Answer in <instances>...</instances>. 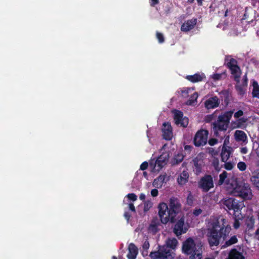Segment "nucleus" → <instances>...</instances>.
<instances>
[{"mask_svg":"<svg viewBox=\"0 0 259 259\" xmlns=\"http://www.w3.org/2000/svg\"><path fill=\"white\" fill-rule=\"evenodd\" d=\"M231 231V227L227 220L219 218L211 223L207 229L206 237L210 248L219 246L221 240L225 241L223 247H227L237 243L238 241L236 235L232 236L227 239Z\"/></svg>","mask_w":259,"mask_h":259,"instance_id":"1","label":"nucleus"},{"mask_svg":"<svg viewBox=\"0 0 259 259\" xmlns=\"http://www.w3.org/2000/svg\"><path fill=\"white\" fill-rule=\"evenodd\" d=\"M158 215L161 223L166 224L168 222L173 223L181 210V204L177 198L172 197L169 200V207L166 203L158 204Z\"/></svg>","mask_w":259,"mask_h":259,"instance_id":"2","label":"nucleus"},{"mask_svg":"<svg viewBox=\"0 0 259 259\" xmlns=\"http://www.w3.org/2000/svg\"><path fill=\"white\" fill-rule=\"evenodd\" d=\"M233 114V111H226L218 116L217 120L211 124L214 136L221 139L227 137L226 133Z\"/></svg>","mask_w":259,"mask_h":259,"instance_id":"3","label":"nucleus"},{"mask_svg":"<svg viewBox=\"0 0 259 259\" xmlns=\"http://www.w3.org/2000/svg\"><path fill=\"white\" fill-rule=\"evenodd\" d=\"M203 244L201 241L195 242L194 240L189 237L182 244V252L189 256V259H202Z\"/></svg>","mask_w":259,"mask_h":259,"instance_id":"4","label":"nucleus"},{"mask_svg":"<svg viewBox=\"0 0 259 259\" xmlns=\"http://www.w3.org/2000/svg\"><path fill=\"white\" fill-rule=\"evenodd\" d=\"M178 243L176 238L168 239L166 245H158L157 250L151 251L149 256L151 259H174L170 248L175 249Z\"/></svg>","mask_w":259,"mask_h":259,"instance_id":"5","label":"nucleus"},{"mask_svg":"<svg viewBox=\"0 0 259 259\" xmlns=\"http://www.w3.org/2000/svg\"><path fill=\"white\" fill-rule=\"evenodd\" d=\"M222 204L224 209L228 212L233 211L234 216H239L241 210L243 207V203L234 198L230 197L224 198L221 201Z\"/></svg>","mask_w":259,"mask_h":259,"instance_id":"6","label":"nucleus"},{"mask_svg":"<svg viewBox=\"0 0 259 259\" xmlns=\"http://www.w3.org/2000/svg\"><path fill=\"white\" fill-rule=\"evenodd\" d=\"M231 193L234 196L239 197L243 200H249L252 198L251 190L247 183L236 182Z\"/></svg>","mask_w":259,"mask_h":259,"instance_id":"7","label":"nucleus"},{"mask_svg":"<svg viewBox=\"0 0 259 259\" xmlns=\"http://www.w3.org/2000/svg\"><path fill=\"white\" fill-rule=\"evenodd\" d=\"M225 65L229 69L234 81H240L241 71L238 65L237 61L231 56H227L225 59Z\"/></svg>","mask_w":259,"mask_h":259,"instance_id":"8","label":"nucleus"},{"mask_svg":"<svg viewBox=\"0 0 259 259\" xmlns=\"http://www.w3.org/2000/svg\"><path fill=\"white\" fill-rule=\"evenodd\" d=\"M167 161L168 155L161 154L156 160L151 159L149 162V167L152 172H158L166 164Z\"/></svg>","mask_w":259,"mask_h":259,"instance_id":"9","label":"nucleus"},{"mask_svg":"<svg viewBox=\"0 0 259 259\" xmlns=\"http://www.w3.org/2000/svg\"><path fill=\"white\" fill-rule=\"evenodd\" d=\"M198 187L203 192H207L214 187V183L212 177L210 175H205L202 177L198 183Z\"/></svg>","mask_w":259,"mask_h":259,"instance_id":"10","label":"nucleus"},{"mask_svg":"<svg viewBox=\"0 0 259 259\" xmlns=\"http://www.w3.org/2000/svg\"><path fill=\"white\" fill-rule=\"evenodd\" d=\"M209 133L206 130L201 129L197 131L194 138V144L196 147L205 145L207 142Z\"/></svg>","mask_w":259,"mask_h":259,"instance_id":"11","label":"nucleus"},{"mask_svg":"<svg viewBox=\"0 0 259 259\" xmlns=\"http://www.w3.org/2000/svg\"><path fill=\"white\" fill-rule=\"evenodd\" d=\"M174 120L175 123L178 126L183 127L187 126L189 123V119L186 117H184L183 112L180 110H176L174 112Z\"/></svg>","mask_w":259,"mask_h":259,"instance_id":"12","label":"nucleus"},{"mask_svg":"<svg viewBox=\"0 0 259 259\" xmlns=\"http://www.w3.org/2000/svg\"><path fill=\"white\" fill-rule=\"evenodd\" d=\"M229 141V136H228L224 140V142L222 148L221 153V160L223 162H226L230 158L231 154L233 152V148L231 146H227V141Z\"/></svg>","mask_w":259,"mask_h":259,"instance_id":"13","label":"nucleus"},{"mask_svg":"<svg viewBox=\"0 0 259 259\" xmlns=\"http://www.w3.org/2000/svg\"><path fill=\"white\" fill-rule=\"evenodd\" d=\"M184 225L185 218L184 217H182L175 224L173 229V232L177 236H179L183 234L186 233L188 231V228L184 227Z\"/></svg>","mask_w":259,"mask_h":259,"instance_id":"14","label":"nucleus"},{"mask_svg":"<svg viewBox=\"0 0 259 259\" xmlns=\"http://www.w3.org/2000/svg\"><path fill=\"white\" fill-rule=\"evenodd\" d=\"M162 132V137L164 140L169 141L172 139V128L169 123L164 122L163 123Z\"/></svg>","mask_w":259,"mask_h":259,"instance_id":"15","label":"nucleus"},{"mask_svg":"<svg viewBox=\"0 0 259 259\" xmlns=\"http://www.w3.org/2000/svg\"><path fill=\"white\" fill-rule=\"evenodd\" d=\"M197 22V20L196 18H192L185 21L181 25V31L187 32L192 30L196 26Z\"/></svg>","mask_w":259,"mask_h":259,"instance_id":"16","label":"nucleus"},{"mask_svg":"<svg viewBox=\"0 0 259 259\" xmlns=\"http://www.w3.org/2000/svg\"><path fill=\"white\" fill-rule=\"evenodd\" d=\"M160 225L159 220L157 217L153 218L148 227V232L155 234L159 230L158 227Z\"/></svg>","mask_w":259,"mask_h":259,"instance_id":"17","label":"nucleus"},{"mask_svg":"<svg viewBox=\"0 0 259 259\" xmlns=\"http://www.w3.org/2000/svg\"><path fill=\"white\" fill-rule=\"evenodd\" d=\"M204 104L207 109H213L219 106L220 101L217 96H214L206 100Z\"/></svg>","mask_w":259,"mask_h":259,"instance_id":"18","label":"nucleus"},{"mask_svg":"<svg viewBox=\"0 0 259 259\" xmlns=\"http://www.w3.org/2000/svg\"><path fill=\"white\" fill-rule=\"evenodd\" d=\"M128 253L127 257L128 259H136L138 253V249L137 246L133 243L129 244L128 247Z\"/></svg>","mask_w":259,"mask_h":259,"instance_id":"19","label":"nucleus"},{"mask_svg":"<svg viewBox=\"0 0 259 259\" xmlns=\"http://www.w3.org/2000/svg\"><path fill=\"white\" fill-rule=\"evenodd\" d=\"M194 166L193 171L197 175H198L202 171V168L204 165L203 161L198 157H196L193 159Z\"/></svg>","mask_w":259,"mask_h":259,"instance_id":"20","label":"nucleus"},{"mask_svg":"<svg viewBox=\"0 0 259 259\" xmlns=\"http://www.w3.org/2000/svg\"><path fill=\"white\" fill-rule=\"evenodd\" d=\"M226 259H245L242 253L238 251L236 248L232 249Z\"/></svg>","mask_w":259,"mask_h":259,"instance_id":"21","label":"nucleus"},{"mask_svg":"<svg viewBox=\"0 0 259 259\" xmlns=\"http://www.w3.org/2000/svg\"><path fill=\"white\" fill-rule=\"evenodd\" d=\"M166 178V175H160L157 178L155 179L153 182V186L157 188H160L163 183H165V179Z\"/></svg>","mask_w":259,"mask_h":259,"instance_id":"22","label":"nucleus"},{"mask_svg":"<svg viewBox=\"0 0 259 259\" xmlns=\"http://www.w3.org/2000/svg\"><path fill=\"white\" fill-rule=\"evenodd\" d=\"M185 78L189 81H202L206 79L203 73H197L192 75H187Z\"/></svg>","mask_w":259,"mask_h":259,"instance_id":"23","label":"nucleus"},{"mask_svg":"<svg viewBox=\"0 0 259 259\" xmlns=\"http://www.w3.org/2000/svg\"><path fill=\"white\" fill-rule=\"evenodd\" d=\"M250 181L254 186L259 190V169H256L252 172Z\"/></svg>","mask_w":259,"mask_h":259,"instance_id":"24","label":"nucleus"},{"mask_svg":"<svg viewBox=\"0 0 259 259\" xmlns=\"http://www.w3.org/2000/svg\"><path fill=\"white\" fill-rule=\"evenodd\" d=\"M235 137L236 141L246 143L247 138L246 134L242 131L237 130L235 133Z\"/></svg>","mask_w":259,"mask_h":259,"instance_id":"25","label":"nucleus"},{"mask_svg":"<svg viewBox=\"0 0 259 259\" xmlns=\"http://www.w3.org/2000/svg\"><path fill=\"white\" fill-rule=\"evenodd\" d=\"M189 174L187 170H183L178 178L177 181L180 185L185 184L188 181Z\"/></svg>","mask_w":259,"mask_h":259,"instance_id":"26","label":"nucleus"},{"mask_svg":"<svg viewBox=\"0 0 259 259\" xmlns=\"http://www.w3.org/2000/svg\"><path fill=\"white\" fill-rule=\"evenodd\" d=\"M255 223V219L253 216L248 217L246 219L245 225L248 230L253 229Z\"/></svg>","mask_w":259,"mask_h":259,"instance_id":"27","label":"nucleus"},{"mask_svg":"<svg viewBox=\"0 0 259 259\" xmlns=\"http://www.w3.org/2000/svg\"><path fill=\"white\" fill-rule=\"evenodd\" d=\"M252 96L259 99V85L258 82H252Z\"/></svg>","mask_w":259,"mask_h":259,"instance_id":"28","label":"nucleus"},{"mask_svg":"<svg viewBox=\"0 0 259 259\" xmlns=\"http://www.w3.org/2000/svg\"><path fill=\"white\" fill-rule=\"evenodd\" d=\"M198 98V94L197 93H193L190 97V98L186 102L187 105H193L195 102H197V99Z\"/></svg>","mask_w":259,"mask_h":259,"instance_id":"29","label":"nucleus"},{"mask_svg":"<svg viewBox=\"0 0 259 259\" xmlns=\"http://www.w3.org/2000/svg\"><path fill=\"white\" fill-rule=\"evenodd\" d=\"M183 160V156L181 154H178L172 160L173 165H176L181 162Z\"/></svg>","mask_w":259,"mask_h":259,"instance_id":"30","label":"nucleus"},{"mask_svg":"<svg viewBox=\"0 0 259 259\" xmlns=\"http://www.w3.org/2000/svg\"><path fill=\"white\" fill-rule=\"evenodd\" d=\"M219 165V160L218 158H214L212 161V165L214 167L216 170H220V167Z\"/></svg>","mask_w":259,"mask_h":259,"instance_id":"31","label":"nucleus"},{"mask_svg":"<svg viewBox=\"0 0 259 259\" xmlns=\"http://www.w3.org/2000/svg\"><path fill=\"white\" fill-rule=\"evenodd\" d=\"M223 76H226L225 72L222 73H214L211 75V77L215 80H219L222 78Z\"/></svg>","mask_w":259,"mask_h":259,"instance_id":"32","label":"nucleus"},{"mask_svg":"<svg viewBox=\"0 0 259 259\" xmlns=\"http://www.w3.org/2000/svg\"><path fill=\"white\" fill-rule=\"evenodd\" d=\"M228 176V173L226 171H224L222 174L220 175V179H219V183L220 184H222L224 181L227 178Z\"/></svg>","mask_w":259,"mask_h":259,"instance_id":"33","label":"nucleus"},{"mask_svg":"<svg viewBox=\"0 0 259 259\" xmlns=\"http://www.w3.org/2000/svg\"><path fill=\"white\" fill-rule=\"evenodd\" d=\"M246 167V164L244 162L240 161L237 163V167L240 171L245 170Z\"/></svg>","mask_w":259,"mask_h":259,"instance_id":"34","label":"nucleus"},{"mask_svg":"<svg viewBox=\"0 0 259 259\" xmlns=\"http://www.w3.org/2000/svg\"><path fill=\"white\" fill-rule=\"evenodd\" d=\"M224 167L228 170H232L234 167V164L231 162H224Z\"/></svg>","mask_w":259,"mask_h":259,"instance_id":"35","label":"nucleus"},{"mask_svg":"<svg viewBox=\"0 0 259 259\" xmlns=\"http://www.w3.org/2000/svg\"><path fill=\"white\" fill-rule=\"evenodd\" d=\"M156 37L158 40V42L159 43L162 44L164 41V38L163 35L161 33L157 32Z\"/></svg>","mask_w":259,"mask_h":259,"instance_id":"36","label":"nucleus"},{"mask_svg":"<svg viewBox=\"0 0 259 259\" xmlns=\"http://www.w3.org/2000/svg\"><path fill=\"white\" fill-rule=\"evenodd\" d=\"M126 197L132 201H135L137 200V196L134 193H129L126 195Z\"/></svg>","mask_w":259,"mask_h":259,"instance_id":"37","label":"nucleus"},{"mask_svg":"<svg viewBox=\"0 0 259 259\" xmlns=\"http://www.w3.org/2000/svg\"><path fill=\"white\" fill-rule=\"evenodd\" d=\"M234 218L235 220L233 224V227L235 229H237L240 226V223L238 220V219H239V216H234Z\"/></svg>","mask_w":259,"mask_h":259,"instance_id":"38","label":"nucleus"},{"mask_svg":"<svg viewBox=\"0 0 259 259\" xmlns=\"http://www.w3.org/2000/svg\"><path fill=\"white\" fill-rule=\"evenodd\" d=\"M223 94L224 95V102L226 103V104H228L229 101V92L225 91L223 93Z\"/></svg>","mask_w":259,"mask_h":259,"instance_id":"39","label":"nucleus"},{"mask_svg":"<svg viewBox=\"0 0 259 259\" xmlns=\"http://www.w3.org/2000/svg\"><path fill=\"white\" fill-rule=\"evenodd\" d=\"M202 212V210L200 208H195L194 209L193 213L194 216L198 217Z\"/></svg>","mask_w":259,"mask_h":259,"instance_id":"40","label":"nucleus"},{"mask_svg":"<svg viewBox=\"0 0 259 259\" xmlns=\"http://www.w3.org/2000/svg\"><path fill=\"white\" fill-rule=\"evenodd\" d=\"M240 82H237V84L236 85V88L240 94H244V91L242 87L239 86V83Z\"/></svg>","mask_w":259,"mask_h":259,"instance_id":"41","label":"nucleus"},{"mask_svg":"<svg viewBox=\"0 0 259 259\" xmlns=\"http://www.w3.org/2000/svg\"><path fill=\"white\" fill-rule=\"evenodd\" d=\"M208 142L210 146H214L218 143V140L215 138H211L208 140Z\"/></svg>","mask_w":259,"mask_h":259,"instance_id":"42","label":"nucleus"},{"mask_svg":"<svg viewBox=\"0 0 259 259\" xmlns=\"http://www.w3.org/2000/svg\"><path fill=\"white\" fill-rule=\"evenodd\" d=\"M148 167V163L147 161L143 162L140 165V169L142 170H146Z\"/></svg>","mask_w":259,"mask_h":259,"instance_id":"43","label":"nucleus"},{"mask_svg":"<svg viewBox=\"0 0 259 259\" xmlns=\"http://www.w3.org/2000/svg\"><path fill=\"white\" fill-rule=\"evenodd\" d=\"M243 115V112L241 110H239L237 111L234 114V117L235 118H239L242 116Z\"/></svg>","mask_w":259,"mask_h":259,"instance_id":"44","label":"nucleus"},{"mask_svg":"<svg viewBox=\"0 0 259 259\" xmlns=\"http://www.w3.org/2000/svg\"><path fill=\"white\" fill-rule=\"evenodd\" d=\"M150 246V244L149 241L148 240H146L143 244L142 247L144 250H147Z\"/></svg>","mask_w":259,"mask_h":259,"instance_id":"45","label":"nucleus"},{"mask_svg":"<svg viewBox=\"0 0 259 259\" xmlns=\"http://www.w3.org/2000/svg\"><path fill=\"white\" fill-rule=\"evenodd\" d=\"M151 194L153 197H156L158 194V191L156 189H153L151 191Z\"/></svg>","mask_w":259,"mask_h":259,"instance_id":"46","label":"nucleus"},{"mask_svg":"<svg viewBox=\"0 0 259 259\" xmlns=\"http://www.w3.org/2000/svg\"><path fill=\"white\" fill-rule=\"evenodd\" d=\"M128 208L130 210L134 212H136V209L135 206L133 203H130L128 204Z\"/></svg>","mask_w":259,"mask_h":259,"instance_id":"47","label":"nucleus"},{"mask_svg":"<svg viewBox=\"0 0 259 259\" xmlns=\"http://www.w3.org/2000/svg\"><path fill=\"white\" fill-rule=\"evenodd\" d=\"M213 114L208 115L206 116L205 121L206 122H210L213 119Z\"/></svg>","mask_w":259,"mask_h":259,"instance_id":"48","label":"nucleus"},{"mask_svg":"<svg viewBox=\"0 0 259 259\" xmlns=\"http://www.w3.org/2000/svg\"><path fill=\"white\" fill-rule=\"evenodd\" d=\"M240 151L242 154H245L247 153L248 149L246 147H241L240 148Z\"/></svg>","mask_w":259,"mask_h":259,"instance_id":"49","label":"nucleus"},{"mask_svg":"<svg viewBox=\"0 0 259 259\" xmlns=\"http://www.w3.org/2000/svg\"><path fill=\"white\" fill-rule=\"evenodd\" d=\"M150 6L154 7L159 3V0H150Z\"/></svg>","mask_w":259,"mask_h":259,"instance_id":"50","label":"nucleus"},{"mask_svg":"<svg viewBox=\"0 0 259 259\" xmlns=\"http://www.w3.org/2000/svg\"><path fill=\"white\" fill-rule=\"evenodd\" d=\"M185 150L186 151H187L188 152H190L192 149L193 148V146L191 145H186L184 147Z\"/></svg>","mask_w":259,"mask_h":259,"instance_id":"51","label":"nucleus"},{"mask_svg":"<svg viewBox=\"0 0 259 259\" xmlns=\"http://www.w3.org/2000/svg\"><path fill=\"white\" fill-rule=\"evenodd\" d=\"M124 218H125V219H126L127 221H129V220H130V218H131V214H130V213H129V212H125L124 213Z\"/></svg>","mask_w":259,"mask_h":259,"instance_id":"52","label":"nucleus"},{"mask_svg":"<svg viewBox=\"0 0 259 259\" xmlns=\"http://www.w3.org/2000/svg\"><path fill=\"white\" fill-rule=\"evenodd\" d=\"M145 198H146L145 195L143 193H141L139 196V198L141 200H145Z\"/></svg>","mask_w":259,"mask_h":259,"instance_id":"53","label":"nucleus"},{"mask_svg":"<svg viewBox=\"0 0 259 259\" xmlns=\"http://www.w3.org/2000/svg\"><path fill=\"white\" fill-rule=\"evenodd\" d=\"M192 198L193 197L191 194H189L187 198V201L188 203H189V201H191V202H192Z\"/></svg>","mask_w":259,"mask_h":259,"instance_id":"54","label":"nucleus"},{"mask_svg":"<svg viewBox=\"0 0 259 259\" xmlns=\"http://www.w3.org/2000/svg\"><path fill=\"white\" fill-rule=\"evenodd\" d=\"M149 209V208H148V204L147 203V204H145V206H144V210L145 211H147Z\"/></svg>","mask_w":259,"mask_h":259,"instance_id":"55","label":"nucleus"},{"mask_svg":"<svg viewBox=\"0 0 259 259\" xmlns=\"http://www.w3.org/2000/svg\"><path fill=\"white\" fill-rule=\"evenodd\" d=\"M246 119H244V118H241L240 119H239V122H240V121L242 122H245L246 121Z\"/></svg>","mask_w":259,"mask_h":259,"instance_id":"56","label":"nucleus"},{"mask_svg":"<svg viewBox=\"0 0 259 259\" xmlns=\"http://www.w3.org/2000/svg\"><path fill=\"white\" fill-rule=\"evenodd\" d=\"M203 0H197V3L199 6H201L202 4Z\"/></svg>","mask_w":259,"mask_h":259,"instance_id":"57","label":"nucleus"},{"mask_svg":"<svg viewBox=\"0 0 259 259\" xmlns=\"http://www.w3.org/2000/svg\"><path fill=\"white\" fill-rule=\"evenodd\" d=\"M143 175H144V177H147V172H146V171L143 172Z\"/></svg>","mask_w":259,"mask_h":259,"instance_id":"58","label":"nucleus"},{"mask_svg":"<svg viewBox=\"0 0 259 259\" xmlns=\"http://www.w3.org/2000/svg\"><path fill=\"white\" fill-rule=\"evenodd\" d=\"M228 10H227L225 12V16L226 17L227 16V13H228Z\"/></svg>","mask_w":259,"mask_h":259,"instance_id":"59","label":"nucleus"},{"mask_svg":"<svg viewBox=\"0 0 259 259\" xmlns=\"http://www.w3.org/2000/svg\"><path fill=\"white\" fill-rule=\"evenodd\" d=\"M188 1L190 3H193L194 1V0H188Z\"/></svg>","mask_w":259,"mask_h":259,"instance_id":"60","label":"nucleus"},{"mask_svg":"<svg viewBox=\"0 0 259 259\" xmlns=\"http://www.w3.org/2000/svg\"><path fill=\"white\" fill-rule=\"evenodd\" d=\"M242 81H247V78L246 77H245V78H244L243 79V80Z\"/></svg>","mask_w":259,"mask_h":259,"instance_id":"61","label":"nucleus"},{"mask_svg":"<svg viewBox=\"0 0 259 259\" xmlns=\"http://www.w3.org/2000/svg\"><path fill=\"white\" fill-rule=\"evenodd\" d=\"M246 19V14H244V15L243 16V19Z\"/></svg>","mask_w":259,"mask_h":259,"instance_id":"62","label":"nucleus"},{"mask_svg":"<svg viewBox=\"0 0 259 259\" xmlns=\"http://www.w3.org/2000/svg\"><path fill=\"white\" fill-rule=\"evenodd\" d=\"M204 259H214V258H211V257H206Z\"/></svg>","mask_w":259,"mask_h":259,"instance_id":"63","label":"nucleus"},{"mask_svg":"<svg viewBox=\"0 0 259 259\" xmlns=\"http://www.w3.org/2000/svg\"><path fill=\"white\" fill-rule=\"evenodd\" d=\"M112 259H117L116 257L115 256H112Z\"/></svg>","mask_w":259,"mask_h":259,"instance_id":"64","label":"nucleus"}]
</instances>
